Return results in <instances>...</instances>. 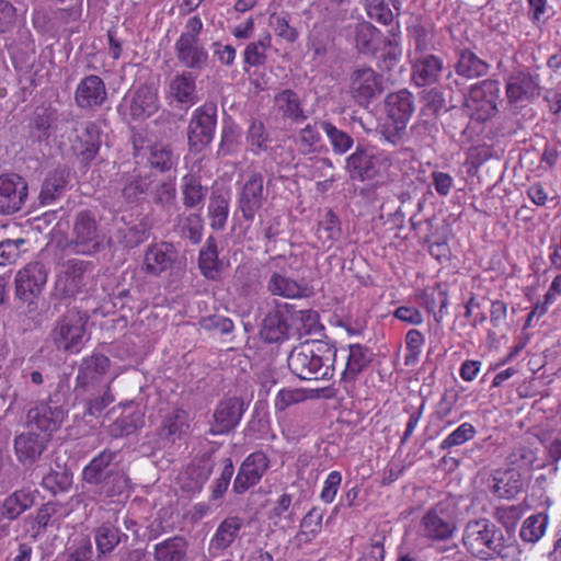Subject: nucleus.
I'll list each match as a JSON object with an SVG mask.
<instances>
[{
    "instance_id": "6e6552de",
    "label": "nucleus",
    "mask_w": 561,
    "mask_h": 561,
    "mask_svg": "<svg viewBox=\"0 0 561 561\" xmlns=\"http://www.w3.org/2000/svg\"><path fill=\"white\" fill-rule=\"evenodd\" d=\"M456 529V507L447 502L433 505L420 522V534L428 541H447L454 537Z\"/></svg>"
},
{
    "instance_id": "5fc2aeb1",
    "label": "nucleus",
    "mask_w": 561,
    "mask_h": 561,
    "mask_svg": "<svg viewBox=\"0 0 561 561\" xmlns=\"http://www.w3.org/2000/svg\"><path fill=\"white\" fill-rule=\"evenodd\" d=\"M248 150L254 156L266 152L270 148V134L260 119H252L245 135Z\"/></svg>"
},
{
    "instance_id": "9d476101",
    "label": "nucleus",
    "mask_w": 561,
    "mask_h": 561,
    "mask_svg": "<svg viewBox=\"0 0 561 561\" xmlns=\"http://www.w3.org/2000/svg\"><path fill=\"white\" fill-rule=\"evenodd\" d=\"M217 127V104L206 102L195 108L187 126V144L190 151H203L215 137Z\"/></svg>"
},
{
    "instance_id": "c03bdc74",
    "label": "nucleus",
    "mask_w": 561,
    "mask_h": 561,
    "mask_svg": "<svg viewBox=\"0 0 561 561\" xmlns=\"http://www.w3.org/2000/svg\"><path fill=\"white\" fill-rule=\"evenodd\" d=\"M274 106L283 118L293 123H300L307 118L298 93L291 89L278 92L274 96Z\"/></svg>"
},
{
    "instance_id": "052dcab7",
    "label": "nucleus",
    "mask_w": 561,
    "mask_h": 561,
    "mask_svg": "<svg viewBox=\"0 0 561 561\" xmlns=\"http://www.w3.org/2000/svg\"><path fill=\"white\" fill-rule=\"evenodd\" d=\"M220 466L221 469L219 476L213 481L210 485L209 496L211 502L218 503L217 506L220 505V502L224 499V495L226 494L231 482V478L234 473L233 462L230 457L222 458L220 460Z\"/></svg>"
},
{
    "instance_id": "2f4dec72",
    "label": "nucleus",
    "mask_w": 561,
    "mask_h": 561,
    "mask_svg": "<svg viewBox=\"0 0 561 561\" xmlns=\"http://www.w3.org/2000/svg\"><path fill=\"white\" fill-rule=\"evenodd\" d=\"M153 182L150 171L135 168L123 176L122 195L127 203L139 204L151 190Z\"/></svg>"
},
{
    "instance_id": "13d9d810",
    "label": "nucleus",
    "mask_w": 561,
    "mask_h": 561,
    "mask_svg": "<svg viewBox=\"0 0 561 561\" xmlns=\"http://www.w3.org/2000/svg\"><path fill=\"white\" fill-rule=\"evenodd\" d=\"M455 70L457 75L471 79L485 75L489 70V65L478 58L472 51L462 50L455 65Z\"/></svg>"
},
{
    "instance_id": "1a4fd4ad",
    "label": "nucleus",
    "mask_w": 561,
    "mask_h": 561,
    "mask_svg": "<svg viewBox=\"0 0 561 561\" xmlns=\"http://www.w3.org/2000/svg\"><path fill=\"white\" fill-rule=\"evenodd\" d=\"M95 265L91 261L69 259L65 261L55 280V295L75 297L82 293L93 277Z\"/></svg>"
},
{
    "instance_id": "7c9ffc66",
    "label": "nucleus",
    "mask_w": 561,
    "mask_h": 561,
    "mask_svg": "<svg viewBox=\"0 0 561 561\" xmlns=\"http://www.w3.org/2000/svg\"><path fill=\"white\" fill-rule=\"evenodd\" d=\"M467 107L473 124H484L491 118V80L485 79L470 87Z\"/></svg>"
},
{
    "instance_id": "2eb2a0df",
    "label": "nucleus",
    "mask_w": 561,
    "mask_h": 561,
    "mask_svg": "<svg viewBox=\"0 0 561 561\" xmlns=\"http://www.w3.org/2000/svg\"><path fill=\"white\" fill-rule=\"evenodd\" d=\"M248 403L239 397H227L221 399L213 413V423L209 428L210 435H225L234 430L242 420Z\"/></svg>"
},
{
    "instance_id": "a878e982",
    "label": "nucleus",
    "mask_w": 561,
    "mask_h": 561,
    "mask_svg": "<svg viewBox=\"0 0 561 561\" xmlns=\"http://www.w3.org/2000/svg\"><path fill=\"white\" fill-rule=\"evenodd\" d=\"M50 439L47 434H39L31 428L14 438L16 459L23 466H32L39 460Z\"/></svg>"
},
{
    "instance_id": "79ce46f5",
    "label": "nucleus",
    "mask_w": 561,
    "mask_h": 561,
    "mask_svg": "<svg viewBox=\"0 0 561 561\" xmlns=\"http://www.w3.org/2000/svg\"><path fill=\"white\" fill-rule=\"evenodd\" d=\"M198 268L202 275L209 280H219L224 264L218 256L217 241L209 236L198 253Z\"/></svg>"
},
{
    "instance_id": "4d7b16f0",
    "label": "nucleus",
    "mask_w": 561,
    "mask_h": 561,
    "mask_svg": "<svg viewBox=\"0 0 561 561\" xmlns=\"http://www.w3.org/2000/svg\"><path fill=\"white\" fill-rule=\"evenodd\" d=\"M324 511L320 507H312L300 522V530L296 539L300 543L311 542L322 529V519Z\"/></svg>"
},
{
    "instance_id": "864d4df0",
    "label": "nucleus",
    "mask_w": 561,
    "mask_h": 561,
    "mask_svg": "<svg viewBox=\"0 0 561 561\" xmlns=\"http://www.w3.org/2000/svg\"><path fill=\"white\" fill-rule=\"evenodd\" d=\"M241 145V128L231 118L224 121L220 142L217 150L218 157L232 156L238 152Z\"/></svg>"
},
{
    "instance_id": "f03ea898",
    "label": "nucleus",
    "mask_w": 561,
    "mask_h": 561,
    "mask_svg": "<svg viewBox=\"0 0 561 561\" xmlns=\"http://www.w3.org/2000/svg\"><path fill=\"white\" fill-rule=\"evenodd\" d=\"M322 329L318 313L312 310H297L287 302H277L263 318L260 336L265 343H283L291 336L311 334Z\"/></svg>"
},
{
    "instance_id": "69168bd1",
    "label": "nucleus",
    "mask_w": 561,
    "mask_h": 561,
    "mask_svg": "<svg viewBox=\"0 0 561 561\" xmlns=\"http://www.w3.org/2000/svg\"><path fill=\"white\" fill-rule=\"evenodd\" d=\"M72 484V473L68 470H49L43 479L41 485L49 491L53 495L64 493L70 489Z\"/></svg>"
},
{
    "instance_id": "ea45409f",
    "label": "nucleus",
    "mask_w": 561,
    "mask_h": 561,
    "mask_svg": "<svg viewBox=\"0 0 561 561\" xmlns=\"http://www.w3.org/2000/svg\"><path fill=\"white\" fill-rule=\"evenodd\" d=\"M58 122V112L55 107L37 106L30 118V134L35 137L38 141L48 140L56 129Z\"/></svg>"
},
{
    "instance_id": "8fccbe9b",
    "label": "nucleus",
    "mask_w": 561,
    "mask_h": 561,
    "mask_svg": "<svg viewBox=\"0 0 561 561\" xmlns=\"http://www.w3.org/2000/svg\"><path fill=\"white\" fill-rule=\"evenodd\" d=\"M400 34V24L397 22L396 26L389 31V36L386 37L381 45L380 59L382 64V70H392L399 64L402 57Z\"/></svg>"
},
{
    "instance_id": "9b49d317",
    "label": "nucleus",
    "mask_w": 561,
    "mask_h": 561,
    "mask_svg": "<svg viewBox=\"0 0 561 561\" xmlns=\"http://www.w3.org/2000/svg\"><path fill=\"white\" fill-rule=\"evenodd\" d=\"M385 90L383 77L371 67H359L350 75L348 91L355 103L362 107L379 98Z\"/></svg>"
},
{
    "instance_id": "bf43d9fd",
    "label": "nucleus",
    "mask_w": 561,
    "mask_h": 561,
    "mask_svg": "<svg viewBox=\"0 0 561 561\" xmlns=\"http://www.w3.org/2000/svg\"><path fill=\"white\" fill-rule=\"evenodd\" d=\"M410 39L414 45V53L416 55L428 54L430 46L434 37L433 26L425 24L421 19H416L407 28Z\"/></svg>"
},
{
    "instance_id": "cd10ccee",
    "label": "nucleus",
    "mask_w": 561,
    "mask_h": 561,
    "mask_svg": "<svg viewBox=\"0 0 561 561\" xmlns=\"http://www.w3.org/2000/svg\"><path fill=\"white\" fill-rule=\"evenodd\" d=\"M444 61L434 54L416 55L411 66V78L416 87H428L439 81Z\"/></svg>"
},
{
    "instance_id": "393cba45",
    "label": "nucleus",
    "mask_w": 561,
    "mask_h": 561,
    "mask_svg": "<svg viewBox=\"0 0 561 561\" xmlns=\"http://www.w3.org/2000/svg\"><path fill=\"white\" fill-rule=\"evenodd\" d=\"M178 62L193 71H203L209 61V54L199 39H180L174 43Z\"/></svg>"
},
{
    "instance_id": "72a5a7b5",
    "label": "nucleus",
    "mask_w": 561,
    "mask_h": 561,
    "mask_svg": "<svg viewBox=\"0 0 561 561\" xmlns=\"http://www.w3.org/2000/svg\"><path fill=\"white\" fill-rule=\"evenodd\" d=\"M93 537L99 560L111 556L121 543H126L129 539L128 535L112 522L99 525L93 531Z\"/></svg>"
},
{
    "instance_id": "7ed1b4c3",
    "label": "nucleus",
    "mask_w": 561,
    "mask_h": 561,
    "mask_svg": "<svg viewBox=\"0 0 561 561\" xmlns=\"http://www.w3.org/2000/svg\"><path fill=\"white\" fill-rule=\"evenodd\" d=\"M337 348L328 341L305 342L291 350L287 358L289 370L307 381L330 380L334 376Z\"/></svg>"
},
{
    "instance_id": "a19ab883",
    "label": "nucleus",
    "mask_w": 561,
    "mask_h": 561,
    "mask_svg": "<svg viewBox=\"0 0 561 561\" xmlns=\"http://www.w3.org/2000/svg\"><path fill=\"white\" fill-rule=\"evenodd\" d=\"M374 352L368 346L355 343L348 345V355L342 380L344 382H354L358 375L363 373L373 362Z\"/></svg>"
},
{
    "instance_id": "58836bf2",
    "label": "nucleus",
    "mask_w": 561,
    "mask_h": 561,
    "mask_svg": "<svg viewBox=\"0 0 561 561\" xmlns=\"http://www.w3.org/2000/svg\"><path fill=\"white\" fill-rule=\"evenodd\" d=\"M183 206L186 209L201 211L205 205L208 187L202 184L201 176L187 173L181 179L180 185Z\"/></svg>"
},
{
    "instance_id": "c85d7f7f",
    "label": "nucleus",
    "mask_w": 561,
    "mask_h": 561,
    "mask_svg": "<svg viewBox=\"0 0 561 561\" xmlns=\"http://www.w3.org/2000/svg\"><path fill=\"white\" fill-rule=\"evenodd\" d=\"M244 519L239 515L226 516L217 526L209 540V551L219 554L232 547L241 538Z\"/></svg>"
},
{
    "instance_id": "e2e57ef3",
    "label": "nucleus",
    "mask_w": 561,
    "mask_h": 561,
    "mask_svg": "<svg viewBox=\"0 0 561 561\" xmlns=\"http://www.w3.org/2000/svg\"><path fill=\"white\" fill-rule=\"evenodd\" d=\"M229 216V199L222 194H211L208 204V217L214 230H224Z\"/></svg>"
},
{
    "instance_id": "09e8293b",
    "label": "nucleus",
    "mask_w": 561,
    "mask_h": 561,
    "mask_svg": "<svg viewBox=\"0 0 561 561\" xmlns=\"http://www.w3.org/2000/svg\"><path fill=\"white\" fill-rule=\"evenodd\" d=\"M144 425V413L131 407L124 409L122 414L108 426V434L113 438L128 436Z\"/></svg>"
},
{
    "instance_id": "49530a36",
    "label": "nucleus",
    "mask_w": 561,
    "mask_h": 561,
    "mask_svg": "<svg viewBox=\"0 0 561 561\" xmlns=\"http://www.w3.org/2000/svg\"><path fill=\"white\" fill-rule=\"evenodd\" d=\"M83 398L84 411L83 417H99L103 411L114 402L110 386L90 391H76Z\"/></svg>"
},
{
    "instance_id": "4468645a",
    "label": "nucleus",
    "mask_w": 561,
    "mask_h": 561,
    "mask_svg": "<svg viewBox=\"0 0 561 561\" xmlns=\"http://www.w3.org/2000/svg\"><path fill=\"white\" fill-rule=\"evenodd\" d=\"M66 416L67 410L58 402L53 399L41 401L27 412V428L39 434H47V438L50 439L53 433L60 428Z\"/></svg>"
},
{
    "instance_id": "a18cd8bd",
    "label": "nucleus",
    "mask_w": 561,
    "mask_h": 561,
    "mask_svg": "<svg viewBox=\"0 0 561 561\" xmlns=\"http://www.w3.org/2000/svg\"><path fill=\"white\" fill-rule=\"evenodd\" d=\"M169 94L179 103L193 105L197 101L196 76L192 71L175 75L169 83Z\"/></svg>"
},
{
    "instance_id": "c9c22d12",
    "label": "nucleus",
    "mask_w": 561,
    "mask_h": 561,
    "mask_svg": "<svg viewBox=\"0 0 561 561\" xmlns=\"http://www.w3.org/2000/svg\"><path fill=\"white\" fill-rule=\"evenodd\" d=\"M188 432V413L183 409H174L163 417L158 428V436L167 444H174L186 436Z\"/></svg>"
},
{
    "instance_id": "4c0bfd02",
    "label": "nucleus",
    "mask_w": 561,
    "mask_h": 561,
    "mask_svg": "<svg viewBox=\"0 0 561 561\" xmlns=\"http://www.w3.org/2000/svg\"><path fill=\"white\" fill-rule=\"evenodd\" d=\"M204 229V219L197 211L182 213L174 219L173 231L192 245H197L202 242Z\"/></svg>"
},
{
    "instance_id": "5701e85b",
    "label": "nucleus",
    "mask_w": 561,
    "mask_h": 561,
    "mask_svg": "<svg viewBox=\"0 0 561 561\" xmlns=\"http://www.w3.org/2000/svg\"><path fill=\"white\" fill-rule=\"evenodd\" d=\"M463 543L468 551L480 558L489 560L491 557V531L486 518L470 520L465 529Z\"/></svg>"
},
{
    "instance_id": "e433bc0d",
    "label": "nucleus",
    "mask_w": 561,
    "mask_h": 561,
    "mask_svg": "<svg viewBox=\"0 0 561 561\" xmlns=\"http://www.w3.org/2000/svg\"><path fill=\"white\" fill-rule=\"evenodd\" d=\"M101 128L95 122H87L73 149L84 164H90L101 148Z\"/></svg>"
},
{
    "instance_id": "0eeeda50",
    "label": "nucleus",
    "mask_w": 561,
    "mask_h": 561,
    "mask_svg": "<svg viewBox=\"0 0 561 561\" xmlns=\"http://www.w3.org/2000/svg\"><path fill=\"white\" fill-rule=\"evenodd\" d=\"M160 108L159 90L153 81L131 87L117 106L121 114H128L134 122H144Z\"/></svg>"
},
{
    "instance_id": "603ef678",
    "label": "nucleus",
    "mask_w": 561,
    "mask_h": 561,
    "mask_svg": "<svg viewBox=\"0 0 561 561\" xmlns=\"http://www.w3.org/2000/svg\"><path fill=\"white\" fill-rule=\"evenodd\" d=\"M523 476L519 470L508 469L501 477L493 478V493L504 499L514 497L524 486Z\"/></svg>"
},
{
    "instance_id": "6ab92c4d",
    "label": "nucleus",
    "mask_w": 561,
    "mask_h": 561,
    "mask_svg": "<svg viewBox=\"0 0 561 561\" xmlns=\"http://www.w3.org/2000/svg\"><path fill=\"white\" fill-rule=\"evenodd\" d=\"M215 465L210 453L195 458L178 478L181 490L191 495L199 493L211 476Z\"/></svg>"
},
{
    "instance_id": "f8f14e48",
    "label": "nucleus",
    "mask_w": 561,
    "mask_h": 561,
    "mask_svg": "<svg viewBox=\"0 0 561 561\" xmlns=\"http://www.w3.org/2000/svg\"><path fill=\"white\" fill-rule=\"evenodd\" d=\"M111 360L102 353L93 352L90 356L83 357L78 367L75 391H90L110 386L113 378L107 380L106 374Z\"/></svg>"
},
{
    "instance_id": "c756f323",
    "label": "nucleus",
    "mask_w": 561,
    "mask_h": 561,
    "mask_svg": "<svg viewBox=\"0 0 561 561\" xmlns=\"http://www.w3.org/2000/svg\"><path fill=\"white\" fill-rule=\"evenodd\" d=\"M38 491L23 486L7 495L0 504V516L9 522L16 520L37 501Z\"/></svg>"
},
{
    "instance_id": "b1692460",
    "label": "nucleus",
    "mask_w": 561,
    "mask_h": 561,
    "mask_svg": "<svg viewBox=\"0 0 561 561\" xmlns=\"http://www.w3.org/2000/svg\"><path fill=\"white\" fill-rule=\"evenodd\" d=\"M178 252L172 243L161 241L150 244L144 255L141 270L149 276L158 277L172 267Z\"/></svg>"
},
{
    "instance_id": "412c9836",
    "label": "nucleus",
    "mask_w": 561,
    "mask_h": 561,
    "mask_svg": "<svg viewBox=\"0 0 561 561\" xmlns=\"http://www.w3.org/2000/svg\"><path fill=\"white\" fill-rule=\"evenodd\" d=\"M73 99L76 105L83 111L100 108L107 100L104 81L96 75L85 76L78 83Z\"/></svg>"
},
{
    "instance_id": "aec40b11",
    "label": "nucleus",
    "mask_w": 561,
    "mask_h": 561,
    "mask_svg": "<svg viewBox=\"0 0 561 561\" xmlns=\"http://www.w3.org/2000/svg\"><path fill=\"white\" fill-rule=\"evenodd\" d=\"M26 181L18 174L0 175V214L12 215L22 209L27 198Z\"/></svg>"
},
{
    "instance_id": "39448f33",
    "label": "nucleus",
    "mask_w": 561,
    "mask_h": 561,
    "mask_svg": "<svg viewBox=\"0 0 561 561\" xmlns=\"http://www.w3.org/2000/svg\"><path fill=\"white\" fill-rule=\"evenodd\" d=\"M88 316L77 309L67 310L55 323L50 339L57 351L77 354L85 343Z\"/></svg>"
},
{
    "instance_id": "ddd939ff",
    "label": "nucleus",
    "mask_w": 561,
    "mask_h": 561,
    "mask_svg": "<svg viewBox=\"0 0 561 561\" xmlns=\"http://www.w3.org/2000/svg\"><path fill=\"white\" fill-rule=\"evenodd\" d=\"M48 272L44 263L30 262L15 275V296L28 306L35 305L47 283Z\"/></svg>"
},
{
    "instance_id": "680f3d73",
    "label": "nucleus",
    "mask_w": 561,
    "mask_h": 561,
    "mask_svg": "<svg viewBox=\"0 0 561 561\" xmlns=\"http://www.w3.org/2000/svg\"><path fill=\"white\" fill-rule=\"evenodd\" d=\"M422 103L420 116L424 118H436L445 107V96L437 88L424 89L420 93Z\"/></svg>"
},
{
    "instance_id": "de8ad7c7",
    "label": "nucleus",
    "mask_w": 561,
    "mask_h": 561,
    "mask_svg": "<svg viewBox=\"0 0 561 561\" xmlns=\"http://www.w3.org/2000/svg\"><path fill=\"white\" fill-rule=\"evenodd\" d=\"M271 47L272 36L268 32L260 35L257 39L248 43L242 53L244 71H248L250 67L264 66L267 61V51Z\"/></svg>"
},
{
    "instance_id": "dca6fc26",
    "label": "nucleus",
    "mask_w": 561,
    "mask_h": 561,
    "mask_svg": "<svg viewBox=\"0 0 561 561\" xmlns=\"http://www.w3.org/2000/svg\"><path fill=\"white\" fill-rule=\"evenodd\" d=\"M270 459L262 450L248 455L241 462L232 483V491L237 495L244 494L262 480L270 468Z\"/></svg>"
},
{
    "instance_id": "4be33fe9",
    "label": "nucleus",
    "mask_w": 561,
    "mask_h": 561,
    "mask_svg": "<svg viewBox=\"0 0 561 561\" xmlns=\"http://www.w3.org/2000/svg\"><path fill=\"white\" fill-rule=\"evenodd\" d=\"M386 37L383 32L369 21L362 20L353 26L354 47L359 55L365 57L376 58Z\"/></svg>"
},
{
    "instance_id": "774afa93",
    "label": "nucleus",
    "mask_w": 561,
    "mask_h": 561,
    "mask_svg": "<svg viewBox=\"0 0 561 561\" xmlns=\"http://www.w3.org/2000/svg\"><path fill=\"white\" fill-rule=\"evenodd\" d=\"M319 122L309 123L299 130L298 134V148L302 154H310L318 151V146L321 142V135L319 133Z\"/></svg>"
},
{
    "instance_id": "20e7f679",
    "label": "nucleus",
    "mask_w": 561,
    "mask_h": 561,
    "mask_svg": "<svg viewBox=\"0 0 561 561\" xmlns=\"http://www.w3.org/2000/svg\"><path fill=\"white\" fill-rule=\"evenodd\" d=\"M392 165V157L383 150H375L357 145L345 160V170L353 181L382 184Z\"/></svg>"
},
{
    "instance_id": "f704fd0d",
    "label": "nucleus",
    "mask_w": 561,
    "mask_h": 561,
    "mask_svg": "<svg viewBox=\"0 0 561 561\" xmlns=\"http://www.w3.org/2000/svg\"><path fill=\"white\" fill-rule=\"evenodd\" d=\"M266 288L272 296H279L287 299L306 298L312 295V287L278 272L271 274Z\"/></svg>"
},
{
    "instance_id": "3c124183",
    "label": "nucleus",
    "mask_w": 561,
    "mask_h": 561,
    "mask_svg": "<svg viewBox=\"0 0 561 561\" xmlns=\"http://www.w3.org/2000/svg\"><path fill=\"white\" fill-rule=\"evenodd\" d=\"M422 300L428 313H433L435 321L440 322L446 316L448 306V295L445 286L436 284L432 288H427L422 294Z\"/></svg>"
},
{
    "instance_id": "37998d69",
    "label": "nucleus",
    "mask_w": 561,
    "mask_h": 561,
    "mask_svg": "<svg viewBox=\"0 0 561 561\" xmlns=\"http://www.w3.org/2000/svg\"><path fill=\"white\" fill-rule=\"evenodd\" d=\"M190 543L183 536L167 538L153 546L154 561H191Z\"/></svg>"
},
{
    "instance_id": "473e14b6",
    "label": "nucleus",
    "mask_w": 561,
    "mask_h": 561,
    "mask_svg": "<svg viewBox=\"0 0 561 561\" xmlns=\"http://www.w3.org/2000/svg\"><path fill=\"white\" fill-rule=\"evenodd\" d=\"M385 111L388 121L408 125L415 112L414 95L407 89L389 93L385 99Z\"/></svg>"
},
{
    "instance_id": "6e6d98bb",
    "label": "nucleus",
    "mask_w": 561,
    "mask_h": 561,
    "mask_svg": "<svg viewBox=\"0 0 561 561\" xmlns=\"http://www.w3.org/2000/svg\"><path fill=\"white\" fill-rule=\"evenodd\" d=\"M319 125L320 129L325 134L332 147V151L335 154L343 156L354 146L353 137L348 133L339 129L332 122L320 121Z\"/></svg>"
},
{
    "instance_id": "a211bd4d",
    "label": "nucleus",
    "mask_w": 561,
    "mask_h": 561,
    "mask_svg": "<svg viewBox=\"0 0 561 561\" xmlns=\"http://www.w3.org/2000/svg\"><path fill=\"white\" fill-rule=\"evenodd\" d=\"M540 76L517 69L506 78V95L511 103L531 101L540 95Z\"/></svg>"
},
{
    "instance_id": "338daca9",
    "label": "nucleus",
    "mask_w": 561,
    "mask_h": 561,
    "mask_svg": "<svg viewBox=\"0 0 561 561\" xmlns=\"http://www.w3.org/2000/svg\"><path fill=\"white\" fill-rule=\"evenodd\" d=\"M268 23L276 36L288 43H295L298 39L299 33L296 27L289 24L288 12L282 11L272 13L268 18Z\"/></svg>"
},
{
    "instance_id": "423d86ee",
    "label": "nucleus",
    "mask_w": 561,
    "mask_h": 561,
    "mask_svg": "<svg viewBox=\"0 0 561 561\" xmlns=\"http://www.w3.org/2000/svg\"><path fill=\"white\" fill-rule=\"evenodd\" d=\"M104 234L93 211H78L72 221L68 247L77 254L92 255L103 247Z\"/></svg>"
},
{
    "instance_id": "bb28decb",
    "label": "nucleus",
    "mask_w": 561,
    "mask_h": 561,
    "mask_svg": "<svg viewBox=\"0 0 561 561\" xmlns=\"http://www.w3.org/2000/svg\"><path fill=\"white\" fill-rule=\"evenodd\" d=\"M70 182L71 171L67 165H58L49 171L42 183L38 195L39 204L43 206L50 205L62 197L71 187Z\"/></svg>"
},
{
    "instance_id": "0e129e2a",
    "label": "nucleus",
    "mask_w": 561,
    "mask_h": 561,
    "mask_svg": "<svg viewBox=\"0 0 561 561\" xmlns=\"http://www.w3.org/2000/svg\"><path fill=\"white\" fill-rule=\"evenodd\" d=\"M411 228L416 232L423 243L427 244L431 254L434 255V248H444L445 242L436 238L438 228L434 225V219L415 220V216L410 219Z\"/></svg>"
},
{
    "instance_id": "f3484780",
    "label": "nucleus",
    "mask_w": 561,
    "mask_h": 561,
    "mask_svg": "<svg viewBox=\"0 0 561 561\" xmlns=\"http://www.w3.org/2000/svg\"><path fill=\"white\" fill-rule=\"evenodd\" d=\"M267 193L264 190V178L260 172H251L240 187L238 208L245 221L252 222L255 214L263 206Z\"/></svg>"
},
{
    "instance_id": "f257e3e1",
    "label": "nucleus",
    "mask_w": 561,
    "mask_h": 561,
    "mask_svg": "<svg viewBox=\"0 0 561 561\" xmlns=\"http://www.w3.org/2000/svg\"><path fill=\"white\" fill-rule=\"evenodd\" d=\"M121 449L104 448L82 470V481L101 500L128 495L131 481L123 468Z\"/></svg>"
}]
</instances>
